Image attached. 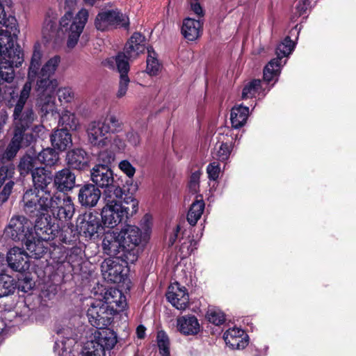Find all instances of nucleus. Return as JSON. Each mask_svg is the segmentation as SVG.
<instances>
[{
	"instance_id": "774afa93",
	"label": "nucleus",
	"mask_w": 356,
	"mask_h": 356,
	"mask_svg": "<svg viewBox=\"0 0 356 356\" xmlns=\"http://www.w3.org/2000/svg\"><path fill=\"white\" fill-rule=\"evenodd\" d=\"M179 227H177V229H176V233H175L173 236L170 237V242L171 245L174 244V243H175V241L176 240V238H177V233L179 232Z\"/></svg>"
},
{
	"instance_id": "1a4fd4ad",
	"label": "nucleus",
	"mask_w": 356,
	"mask_h": 356,
	"mask_svg": "<svg viewBox=\"0 0 356 356\" xmlns=\"http://www.w3.org/2000/svg\"><path fill=\"white\" fill-rule=\"evenodd\" d=\"M5 234L13 241L24 243L29 238H33V225L24 216H13L5 228Z\"/></svg>"
},
{
	"instance_id": "a19ab883",
	"label": "nucleus",
	"mask_w": 356,
	"mask_h": 356,
	"mask_svg": "<svg viewBox=\"0 0 356 356\" xmlns=\"http://www.w3.org/2000/svg\"><path fill=\"white\" fill-rule=\"evenodd\" d=\"M261 89V81L254 79L245 85L243 89L242 98L243 99L252 98Z\"/></svg>"
},
{
	"instance_id": "09e8293b",
	"label": "nucleus",
	"mask_w": 356,
	"mask_h": 356,
	"mask_svg": "<svg viewBox=\"0 0 356 356\" xmlns=\"http://www.w3.org/2000/svg\"><path fill=\"white\" fill-rule=\"evenodd\" d=\"M14 167L12 164L3 165L0 168V188L6 180L10 181L14 173Z\"/></svg>"
},
{
	"instance_id": "ea45409f",
	"label": "nucleus",
	"mask_w": 356,
	"mask_h": 356,
	"mask_svg": "<svg viewBox=\"0 0 356 356\" xmlns=\"http://www.w3.org/2000/svg\"><path fill=\"white\" fill-rule=\"evenodd\" d=\"M156 340L161 355L170 356V341L168 335L163 331H160L157 334Z\"/></svg>"
},
{
	"instance_id": "a211bd4d",
	"label": "nucleus",
	"mask_w": 356,
	"mask_h": 356,
	"mask_svg": "<svg viewBox=\"0 0 356 356\" xmlns=\"http://www.w3.org/2000/svg\"><path fill=\"white\" fill-rule=\"evenodd\" d=\"M77 229L80 234L86 238H92L103 229V226L99 218L96 215L90 213L78 220Z\"/></svg>"
},
{
	"instance_id": "f8f14e48",
	"label": "nucleus",
	"mask_w": 356,
	"mask_h": 356,
	"mask_svg": "<svg viewBox=\"0 0 356 356\" xmlns=\"http://www.w3.org/2000/svg\"><path fill=\"white\" fill-rule=\"evenodd\" d=\"M49 214L61 222L70 221L74 213L75 206L72 197L55 193L51 195Z\"/></svg>"
},
{
	"instance_id": "f3484780",
	"label": "nucleus",
	"mask_w": 356,
	"mask_h": 356,
	"mask_svg": "<svg viewBox=\"0 0 356 356\" xmlns=\"http://www.w3.org/2000/svg\"><path fill=\"white\" fill-rule=\"evenodd\" d=\"M17 19L14 16L9 15L6 17L5 8H0V29L2 27L6 28V35L0 37L1 42V46L9 47V44L14 49V43L12 39V36H17L19 33L17 29Z\"/></svg>"
},
{
	"instance_id": "bb28decb",
	"label": "nucleus",
	"mask_w": 356,
	"mask_h": 356,
	"mask_svg": "<svg viewBox=\"0 0 356 356\" xmlns=\"http://www.w3.org/2000/svg\"><path fill=\"white\" fill-rule=\"evenodd\" d=\"M34 230L37 238L47 243L49 241L54 239L58 233V226L49 222L47 218L36 220Z\"/></svg>"
},
{
	"instance_id": "864d4df0",
	"label": "nucleus",
	"mask_w": 356,
	"mask_h": 356,
	"mask_svg": "<svg viewBox=\"0 0 356 356\" xmlns=\"http://www.w3.org/2000/svg\"><path fill=\"white\" fill-rule=\"evenodd\" d=\"M119 168L129 177H132L136 172L135 168L127 160L122 161L119 163Z\"/></svg>"
},
{
	"instance_id": "603ef678",
	"label": "nucleus",
	"mask_w": 356,
	"mask_h": 356,
	"mask_svg": "<svg viewBox=\"0 0 356 356\" xmlns=\"http://www.w3.org/2000/svg\"><path fill=\"white\" fill-rule=\"evenodd\" d=\"M14 186V181L12 180L8 181L3 188V190L0 193V206L3 204L8 199L13 187Z\"/></svg>"
},
{
	"instance_id": "c85d7f7f",
	"label": "nucleus",
	"mask_w": 356,
	"mask_h": 356,
	"mask_svg": "<svg viewBox=\"0 0 356 356\" xmlns=\"http://www.w3.org/2000/svg\"><path fill=\"white\" fill-rule=\"evenodd\" d=\"M50 140L54 148L59 151H65L72 145V135L66 129L55 130Z\"/></svg>"
},
{
	"instance_id": "e433bc0d",
	"label": "nucleus",
	"mask_w": 356,
	"mask_h": 356,
	"mask_svg": "<svg viewBox=\"0 0 356 356\" xmlns=\"http://www.w3.org/2000/svg\"><path fill=\"white\" fill-rule=\"evenodd\" d=\"M15 286V281L11 276L6 274L0 275V298L13 293Z\"/></svg>"
},
{
	"instance_id": "6e6552de",
	"label": "nucleus",
	"mask_w": 356,
	"mask_h": 356,
	"mask_svg": "<svg viewBox=\"0 0 356 356\" xmlns=\"http://www.w3.org/2000/svg\"><path fill=\"white\" fill-rule=\"evenodd\" d=\"M95 26L97 30L101 31L117 28L127 29L129 26V19L127 15L118 9L106 10L97 15Z\"/></svg>"
},
{
	"instance_id": "680f3d73",
	"label": "nucleus",
	"mask_w": 356,
	"mask_h": 356,
	"mask_svg": "<svg viewBox=\"0 0 356 356\" xmlns=\"http://www.w3.org/2000/svg\"><path fill=\"white\" fill-rule=\"evenodd\" d=\"M137 337L139 339L144 338L145 335V327L143 325H138L136 329Z\"/></svg>"
},
{
	"instance_id": "412c9836",
	"label": "nucleus",
	"mask_w": 356,
	"mask_h": 356,
	"mask_svg": "<svg viewBox=\"0 0 356 356\" xmlns=\"http://www.w3.org/2000/svg\"><path fill=\"white\" fill-rule=\"evenodd\" d=\"M101 194L100 190L95 185L87 184L79 189L78 200L82 207H93L97 205Z\"/></svg>"
},
{
	"instance_id": "7c9ffc66",
	"label": "nucleus",
	"mask_w": 356,
	"mask_h": 356,
	"mask_svg": "<svg viewBox=\"0 0 356 356\" xmlns=\"http://www.w3.org/2000/svg\"><path fill=\"white\" fill-rule=\"evenodd\" d=\"M202 23L200 20L187 17L184 19L181 26V33L190 41L196 40L200 34Z\"/></svg>"
},
{
	"instance_id": "5fc2aeb1",
	"label": "nucleus",
	"mask_w": 356,
	"mask_h": 356,
	"mask_svg": "<svg viewBox=\"0 0 356 356\" xmlns=\"http://www.w3.org/2000/svg\"><path fill=\"white\" fill-rule=\"evenodd\" d=\"M200 173L196 171L191 175L188 186L193 193H196L199 188Z\"/></svg>"
},
{
	"instance_id": "7ed1b4c3",
	"label": "nucleus",
	"mask_w": 356,
	"mask_h": 356,
	"mask_svg": "<svg viewBox=\"0 0 356 356\" xmlns=\"http://www.w3.org/2000/svg\"><path fill=\"white\" fill-rule=\"evenodd\" d=\"M111 191L104 197V206L102 209L101 218L104 227L113 229L118 226L124 217L136 213L138 202L132 195H114Z\"/></svg>"
},
{
	"instance_id": "4d7b16f0",
	"label": "nucleus",
	"mask_w": 356,
	"mask_h": 356,
	"mask_svg": "<svg viewBox=\"0 0 356 356\" xmlns=\"http://www.w3.org/2000/svg\"><path fill=\"white\" fill-rule=\"evenodd\" d=\"M191 9V10L197 16V17H203L204 11L202 10V6H200L198 0H191L190 2Z\"/></svg>"
},
{
	"instance_id": "6e6d98bb",
	"label": "nucleus",
	"mask_w": 356,
	"mask_h": 356,
	"mask_svg": "<svg viewBox=\"0 0 356 356\" xmlns=\"http://www.w3.org/2000/svg\"><path fill=\"white\" fill-rule=\"evenodd\" d=\"M309 0H298L295 7L294 15L296 17H298L303 15L309 6Z\"/></svg>"
},
{
	"instance_id": "8fccbe9b",
	"label": "nucleus",
	"mask_w": 356,
	"mask_h": 356,
	"mask_svg": "<svg viewBox=\"0 0 356 356\" xmlns=\"http://www.w3.org/2000/svg\"><path fill=\"white\" fill-rule=\"evenodd\" d=\"M129 82L130 80L128 75L124 74L120 77L118 89L116 92L117 98L121 99L126 95Z\"/></svg>"
},
{
	"instance_id": "423d86ee",
	"label": "nucleus",
	"mask_w": 356,
	"mask_h": 356,
	"mask_svg": "<svg viewBox=\"0 0 356 356\" xmlns=\"http://www.w3.org/2000/svg\"><path fill=\"white\" fill-rule=\"evenodd\" d=\"M295 43L291 40L289 36H286L276 48L277 57L270 60L264 69V79L269 83L276 78L280 74L281 68L286 63V60L282 63V59L288 57L293 51Z\"/></svg>"
},
{
	"instance_id": "473e14b6",
	"label": "nucleus",
	"mask_w": 356,
	"mask_h": 356,
	"mask_svg": "<svg viewBox=\"0 0 356 356\" xmlns=\"http://www.w3.org/2000/svg\"><path fill=\"white\" fill-rule=\"evenodd\" d=\"M249 115V108L242 104L234 106L231 111L230 120L234 129H239L245 125Z\"/></svg>"
},
{
	"instance_id": "a878e982",
	"label": "nucleus",
	"mask_w": 356,
	"mask_h": 356,
	"mask_svg": "<svg viewBox=\"0 0 356 356\" xmlns=\"http://www.w3.org/2000/svg\"><path fill=\"white\" fill-rule=\"evenodd\" d=\"M177 329L184 335H195L200 331V325L194 315L187 314L177 318Z\"/></svg>"
},
{
	"instance_id": "5701e85b",
	"label": "nucleus",
	"mask_w": 356,
	"mask_h": 356,
	"mask_svg": "<svg viewBox=\"0 0 356 356\" xmlns=\"http://www.w3.org/2000/svg\"><path fill=\"white\" fill-rule=\"evenodd\" d=\"M145 37L140 33H134L126 43L123 52L129 60H134L145 49Z\"/></svg>"
},
{
	"instance_id": "4468645a",
	"label": "nucleus",
	"mask_w": 356,
	"mask_h": 356,
	"mask_svg": "<svg viewBox=\"0 0 356 356\" xmlns=\"http://www.w3.org/2000/svg\"><path fill=\"white\" fill-rule=\"evenodd\" d=\"M95 333L94 340L88 342L86 348L96 356H105V351L111 350L117 343V336L111 330L101 329Z\"/></svg>"
},
{
	"instance_id": "9d476101",
	"label": "nucleus",
	"mask_w": 356,
	"mask_h": 356,
	"mask_svg": "<svg viewBox=\"0 0 356 356\" xmlns=\"http://www.w3.org/2000/svg\"><path fill=\"white\" fill-rule=\"evenodd\" d=\"M13 124V137L4 152V158L8 160L14 158L20 148L29 146L34 140L29 131L31 126L15 122Z\"/></svg>"
},
{
	"instance_id": "72a5a7b5",
	"label": "nucleus",
	"mask_w": 356,
	"mask_h": 356,
	"mask_svg": "<svg viewBox=\"0 0 356 356\" xmlns=\"http://www.w3.org/2000/svg\"><path fill=\"white\" fill-rule=\"evenodd\" d=\"M204 206L202 199L196 200L192 203L187 214V220L191 225H196L203 213Z\"/></svg>"
},
{
	"instance_id": "3c124183",
	"label": "nucleus",
	"mask_w": 356,
	"mask_h": 356,
	"mask_svg": "<svg viewBox=\"0 0 356 356\" xmlns=\"http://www.w3.org/2000/svg\"><path fill=\"white\" fill-rule=\"evenodd\" d=\"M207 172L210 179L216 180L220 172L219 163L216 161L211 163L207 168Z\"/></svg>"
},
{
	"instance_id": "a18cd8bd",
	"label": "nucleus",
	"mask_w": 356,
	"mask_h": 356,
	"mask_svg": "<svg viewBox=\"0 0 356 356\" xmlns=\"http://www.w3.org/2000/svg\"><path fill=\"white\" fill-rule=\"evenodd\" d=\"M57 95L62 104L72 103L75 99V94L70 87L59 88L57 91Z\"/></svg>"
},
{
	"instance_id": "4be33fe9",
	"label": "nucleus",
	"mask_w": 356,
	"mask_h": 356,
	"mask_svg": "<svg viewBox=\"0 0 356 356\" xmlns=\"http://www.w3.org/2000/svg\"><path fill=\"white\" fill-rule=\"evenodd\" d=\"M76 176L67 168L56 172L54 176V186L59 192L70 191L75 186Z\"/></svg>"
},
{
	"instance_id": "f03ea898",
	"label": "nucleus",
	"mask_w": 356,
	"mask_h": 356,
	"mask_svg": "<svg viewBox=\"0 0 356 356\" xmlns=\"http://www.w3.org/2000/svg\"><path fill=\"white\" fill-rule=\"evenodd\" d=\"M88 11L82 8L74 17L72 11H67L60 20V29L56 22L48 19L44 21L42 33L47 42H57L64 33L68 34L67 47L73 48L77 44L81 33L88 19Z\"/></svg>"
},
{
	"instance_id": "b1692460",
	"label": "nucleus",
	"mask_w": 356,
	"mask_h": 356,
	"mask_svg": "<svg viewBox=\"0 0 356 356\" xmlns=\"http://www.w3.org/2000/svg\"><path fill=\"white\" fill-rule=\"evenodd\" d=\"M102 301L108 308L113 309V315L123 311L127 307L126 297L121 291L115 288L107 290Z\"/></svg>"
},
{
	"instance_id": "c03bdc74",
	"label": "nucleus",
	"mask_w": 356,
	"mask_h": 356,
	"mask_svg": "<svg viewBox=\"0 0 356 356\" xmlns=\"http://www.w3.org/2000/svg\"><path fill=\"white\" fill-rule=\"evenodd\" d=\"M231 152L232 145L227 143H222L218 149L213 153V157L218 161H225L229 159Z\"/></svg>"
},
{
	"instance_id": "49530a36",
	"label": "nucleus",
	"mask_w": 356,
	"mask_h": 356,
	"mask_svg": "<svg viewBox=\"0 0 356 356\" xmlns=\"http://www.w3.org/2000/svg\"><path fill=\"white\" fill-rule=\"evenodd\" d=\"M197 241L189 238L187 241L184 242L180 246V252L182 257H186L197 249Z\"/></svg>"
},
{
	"instance_id": "79ce46f5",
	"label": "nucleus",
	"mask_w": 356,
	"mask_h": 356,
	"mask_svg": "<svg viewBox=\"0 0 356 356\" xmlns=\"http://www.w3.org/2000/svg\"><path fill=\"white\" fill-rule=\"evenodd\" d=\"M116 66L118 71L120 74V77H122V75L127 74L128 75V72L129 70V61H131L132 60H129L126 56L125 54L122 51L118 53V54L115 56V58Z\"/></svg>"
},
{
	"instance_id": "dca6fc26",
	"label": "nucleus",
	"mask_w": 356,
	"mask_h": 356,
	"mask_svg": "<svg viewBox=\"0 0 356 356\" xmlns=\"http://www.w3.org/2000/svg\"><path fill=\"white\" fill-rule=\"evenodd\" d=\"M120 257H113L106 259L102 263L101 270L104 280L113 283L122 280L124 266L127 264L124 262V264H120Z\"/></svg>"
},
{
	"instance_id": "c756f323",
	"label": "nucleus",
	"mask_w": 356,
	"mask_h": 356,
	"mask_svg": "<svg viewBox=\"0 0 356 356\" xmlns=\"http://www.w3.org/2000/svg\"><path fill=\"white\" fill-rule=\"evenodd\" d=\"M32 179L35 191L40 190V192L48 191L47 187L53 180L50 172L46 170L44 168H35L32 172Z\"/></svg>"
},
{
	"instance_id": "e2e57ef3",
	"label": "nucleus",
	"mask_w": 356,
	"mask_h": 356,
	"mask_svg": "<svg viewBox=\"0 0 356 356\" xmlns=\"http://www.w3.org/2000/svg\"><path fill=\"white\" fill-rule=\"evenodd\" d=\"M32 125H33V123L31 124L30 129H29V131L32 135H33V131L39 133V132L43 131V129H44V126H42V125L35 126L33 128L32 127Z\"/></svg>"
},
{
	"instance_id": "cd10ccee",
	"label": "nucleus",
	"mask_w": 356,
	"mask_h": 356,
	"mask_svg": "<svg viewBox=\"0 0 356 356\" xmlns=\"http://www.w3.org/2000/svg\"><path fill=\"white\" fill-rule=\"evenodd\" d=\"M66 161L70 168L83 170L88 164V154L82 148H74L67 152Z\"/></svg>"
},
{
	"instance_id": "6ab92c4d",
	"label": "nucleus",
	"mask_w": 356,
	"mask_h": 356,
	"mask_svg": "<svg viewBox=\"0 0 356 356\" xmlns=\"http://www.w3.org/2000/svg\"><path fill=\"white\" fill-rule=\"evenodd\" d=\"M8 266L15 271L23 272L29 268V255L22 248L13 247L7 253Z\"/></svg>"
},
{
	"instance_id": "c9c22d12",
	"label": "nucleus",
	"mask_w": 356,
	"mask_h": 356,
	"mask_svg": "<svg viewBox=\"0 0 356 356\" xmlns=\"http://www.w3.org/2000/svg\"><path fill=\"white\" fill-rule=\"evenodd\" d=\"M146 72L150 75H156L161 70V65L157 58V54L152 47H147Z\"/></svg>"
},
{
	"instance_id": "393cba45",
	"label": "nucleus",
	"mask_w": 356,
	"mask_h": 356,
	"mask_svg": "<svg viewBox=\"0 0 356 356\" xmlns=\"http://www.w3.org/2000/svg\"><path fill=\"white\" fill-rule=\"evenodd\" d=\"M247 334L244 331L238 327L227 330L223 334V339L226 344L232 349H243L248 346Z\"/></svg>"
},
{
	"instance_id": "37998d69",
	"label": "nucleus",
	"mask_w": 356,
	"mask_h": 356,
	"mask_svg": "<svg viewBox=\"0 0 356 356\" xmlns=\"http://www.w3.org/2000/svg\"><path fill=\"white\" fill-rule=\"evenodd\" d=\"M206 317L210 323L216 325H222L225 321L224 313L216 308L209 309L207 312Z\"/></svg>"
},
{
	"instance_id": "052dcab7",
	"label": "nucleus",
	"mask_w": 356,
	"mask_h": 356,
	"mask_svg": "<svg viewBox=\"0 0 356 356\" xmlns=\"http://www.w3.org/2000/svg\"><path fill=\"white\" fill-rule=\"evenodd\" d=\"M113 141V145L119 149L123 150L125 147V143L123 140L119 138V136H116L113 138H112Z\"/></svg>"
},
{
	"instance_id": "de8ad7c7",
	"label": "nucleus",
	"mask_w": 356,
	"mask_h": 356,
	"mask_svg": "<svg viewBox=\"0 0 356 356\" xmlns=\"http://www.w3.org/2000/svg\"><path fill=\"white\" fill-rule=\"evenodd\" d=\"M104 122H107L110 126V132L117 133L120 132L123 129V123L115 115H111L104 120Z\"/></svg>"
},
{
	"instance_id": "f704fd0d",
	"label": "nucleus",
	"mask_w": 356,
	"mask_h": 356,
	"mask_svg": "<svg viewBox=\"0 0 356 356\" xmlns=\"http://www.w3.org/2000/svg\"><path fill=\"white\" fill-rule=\"evenodd\" d=\"M58 123L64 127L63 129H66L67 130L70 129L72 131H75L79 127V119L74 113L68 110H65L62 112Z\"/></svg>"
},
{
	"instance_id": "20e7f679",
	"label": "nucleus",
	"mask_w": 356,
	"mask_h": 356,
	"mask_svg": "<svg viewBox=\"0 0 356 356\" xmlns=\"http://www.w3.org/2000/svg\"><path fill=\"white\" fill-rule=\"evenodd\" d=\"M114 155L108 152H102L99 154V159L104 164L95 165L90 170V178L98 188H104V197L106 196V193L111 191L113 195H124V192L118 181L115 180L113 172L108 166L114 161Z\"/></svg>"
},
{
	"instance_id": "0e129e2a",
	"label": "nucleus",
	"mask_w": 356,
	"mask_h": 356,
	"mask_svg": "<svg viewBox=\"0 0 356 356\" xmlns=\"http://www.w3.org/2000/svg\"><path fill=\"white\" fill-rule=\"evenodd\" d=\"M65 5L71 8L76 5V0H64Z\"/></svg>"
},
{
	"instance_id": "0eeeda50",
	"label": "nucleus",
	"mask_w": 356,
	"mask_h": 356,
	"mask_svg": "<svg viewBox=\"0 0 356 356\" xmlns=\"http://www.w3.org/2000/svg\"><path fill=\"white\" fill-rule=\"evenodd\" d=\"M119 233L125 249V253L121 256L122 261L133 264L138 259L136 248L142 243V231L136 226L127 225Z\"/></svg>"
},
{
	"instance_id": "aec40b11",
	"label": "nucleus",
	"mask_w": 356,
	"mask_h": 356,
	"mask_svg": "<svg viewBox=\"0 0 356 356\" xmlns=\"http://www.w3.org/2000/svg\"><path fill=\"white\" fill-rule=\"evenodd\" d=\"M166 298L177 309L184 310L188 306L189 297L186 289L184 286L181 287L178 284L169 286Z\"/></svg>"
},
{
	"instance_id": "f257e3e1",
	"label": "nucleus",
	"mask_w": 356,
	"mask_h": 356,
	"mask_svg": "<svg viewBox=\"0 0 356 356\" xmlns=\"http://www.w3.org/2000/svg\"><path fill=\"white\" fill-rule=\"evenodd\" d=\"M42 54L38 46L34 47L29 67L28 81L24 85L19 97L13 111V122L31 126L35 120V114L31 108H24L31 90V83L36 82V90L40 93V104L43 115L54 113L55 111L54 93L58 86L57 81L51 79L60 63V57L55 56L50 58L42 67Z\"/></svg>"
},
{
	"instance_id": "ddd939ff",
	"label": "nucleus",
	"mask_w": 356,
	"mask_h": 356,
	"mask_svg": "<svg viewBox=\"0 0 356 356\" xmlns=\"http://www.w3.org/2000/svg\"><path fill=\"white\" fill-rule=\"evenodd\" d=\"M86 131L88 142L93 146L102 148L111 143L110 126L104 120L91 122Z\"/></svg>"
},
{
	"instance_id": "58836bf2",
	"label": "nucleus",
	"mask_w": 356,
	"mask_h": 356,
	"mask_svg": "<svg viewBox=\"0 0 356 356\" xmlns=\"http://www.w3.org/2000/svg\"><path fill=\"white\" fill-rule=\"evenodd\" d=\"M37 158L32 157L29 155L24 156L19 162V169L21 175H27L33 172L38 166Z\"/></svg>"
},
{
	"instance_id": "9b49d317",
	"label": "nucleus",
	"mask_w": 356,
	"mask_h": 356,
	"mask_svg": "<svg viewBox=\"0 0 356 356\" xmlns=\"http://www.w3.org/2000/svg\"><path fill=\"white\" fill-rule=\"evenodd\" d=\"M108 307L102 300H95L90 303L87 310V317L93 327L104 329L111 323L114 316L113 310Z\"/></svg>"
},
{
	"instance_id": "69168bd1",
	"label": "nucleus",
	"mask_w": 356,
	"mask_h": 356,
	"mask_svg": "<svg viewBox=\"0 0 356 356\" xmlns=\"http://www.w3.org/2000/svg\"><path fill=\"white\" fill-rule=\"evenodd\" d=\"M11 5V0H0V8L10 6Z\"/></svg>"
},
{
	"instance_id": "39448f33",
	"label": "nucleus",
	"mask_w": 356,
	"mask_h": 356,
	"mask_svg": "<svg viewBox=\"0 0 356 356\" xmlns=\"http://www.w3.org/2000/svg\"><path fill=\"white\" fill-rule=\"evenodd\" d=\"M51 198L50 191L40 192L31 188L23 195L22 207L30 218L40 219L49 214Z\"/></svg>"
},
{
	"instance_id": "13d9d810",
	"label": "nucleus",
	"mask_w": 356,
	"mask_h": 356,
	"mask_svg": "<svg viewBox=\"0 0 356 356\" xmlns=\"http://www.w3.org/2000/svg\"><path fill=\"white\" fill-rule=\"evenodd\" d=\"M19 289L25 293L29 292L33 289V284L31 280L25 278L19 284Z\"/></svg>"
},
{
	"instance_id": "2eb2a0df",
	"label": "nucleus",
	"mask_w": 356,
	"mask_h": 356,
	"mask_svg": "<svg viewBox=\"0 0 356 356\" xmlns=\"http://www.w3.org/2000/svg\"><path fill=\"white\" fill-rule=\"evenodd\" d=\"M102 245L104 253L113 257H120L122 260L121 256L125 253V249L119 232L109 230L104 232Z\"/></svg>"
},
{
	"instance_id": "bf43d9fd",
	"label": "nucleus",
	"mask_w": 356,
	"mask_h": 356,
	"mask_svg": "<svg viewBox=\"0 0 356 356\" xmlns=\"http://www.w3.org/2000/svg\"><path fill=\"white\" fill-rule=\"evenodd\" d=\"M127 140L131 143V145L136 146L140 142L139 136L137 133L134 131H129L127 134Z\"/></svg>"
},
{
	"instance_id": "338daca9",
	"label": "nucleus",
	"mask_w": 356,
	"mask_h": 356,
	"mask_svg": "<svg viewBox=\"0 0 356 356\" xmlns=\"http://www.w3.org/2000/svg\"><path fill=\"white\" fill-rule=\"evenodd\" d=\"M5 263L4 254L0 252V271L3 270Z\"/></svg>"
},
{
	"instance_id": "4c0bfd02",
	"label": "nucleus",
	"mask_w": 356,
	"mask_h": 356,
	"mask_svg": "<svg viewBox=\"0 0 356 356\" xmlns=\"http://www.w3.org/2000/svg\"><path fill=\"white\" fill-rule=\"evenodd\" d=\"M58 154L55 149L47 148L41 151L38 156V161L46 165L51 166L54 165L58 160Z\"/></svg>"
},
{
	"instance_id": "2f4dec72",
	"label": "nucleus",
	"mask_w": 356,
	"mask_h": 356,
	"mask_svg": "<svg viewBox=\"0 0 356 356\" xmlns=\"http://www.w3.org/2000/svg\"><path fill=\"white\" fill-rule=\"evenodd\" d=\"M24 244L27 250L29 252V257L35 259H40L47 252L48 250V243L33 236V238H29Z\"/></svg>"
}]
</instances>
